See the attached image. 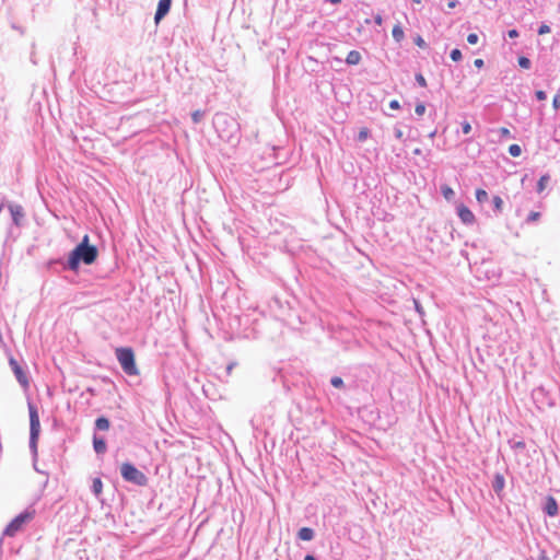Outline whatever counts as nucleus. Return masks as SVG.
Wrapping results in <instances>:
<instances>
[{"label": "nucleus", "mask_w": 560, "mask_h": 560, "mask_svg": "<svg viewBox=\"0 0 560 560\" xmlns=\"http://www.w3.org/2000/svg\"><path fill=\"white\" fill-rule=\"evenodd\" d=\"M97 255L96 246L90 244L89 235H84L82 241L69 253L67 260L62 258L51 259L48 265L50 268L59 265L63 270L77 271L80 264L92 265Z\"/></svg>", "instance_id": "f257e3e1"}, {"label": "nucleus", "mask_w": 560, "mask_h": 560, "mask_svg": "<svg viewBox=\"0 0 560 560\" xmlns=\"http://www.w3.org/2000/svg\"><path fill=\"white\" fill-rule=\"evenodd\" d=\"M116 359L119 362L122 371L129 376L139 374L136 364L135 352L130 347H120L115 350Z\"/></svg>", "instance_id": "f03ea898"}, {"label": "nucleus", "mask_w": 560, "mask_h": 560, "mask_svg": "<svg viewBox=\"0 0 560 560\" xmlns=\"http://www.w3.org/2000/svg\"><path fill=\"white\" fill-rule=\"evenodd\" d=\"M40 432V422L37 409L30 405V451L34 459L37 457V443Z\"/></svg>", "instance_id": "7ed1b4c3"}, {"label": "nucleus", "mask_w": 560, "mask_h": 560, "mask_svg": "<svg viewBox=\"0 0 560 560\" xmlns=\"http://www.w3.org/2000/svg\"><path fill=\"white\" fill-rule=\"evenodd\" d=\"M214 126L222 139L231 141L235 131L238 130V124L228 115H215Z\"/></svg>", "instance_id": "20e7f679"}, {"label": "nucleus", "mask_w": 560, "mask_h": 560, "mask_svg": "<svg viewBox=\"0 0 560 560\" xmlns=\"http://www.w3.org/2000/svg\"><path fill=\"white\" fill-rule=\"evenodd\" d=\"M120 475L127 482L136 486H147L148 477L131 463H124L120 466Z\"/></svg>", "instance_id": "39448f33"}, {"label": "nucleus", "mask_w": 560, "mask_h": 560, "mask_svg": "<svg viewBox=\"0 0 560 560\" xmlns=\"http://www.w3.org/2000/svg\"><path fill=\"white\" fill-rule=\"evenodd\" d=\"M33 513L28 511H24L16 515L4 528L3 535L13 537L15 534L21 530L22 526L32 520Z\"/></svg>", "instance_id": "423d86ee"}, {"label": "nucleus", "mask_w": 560, "mask_h": 560, "mask_svg": "<svg viewBox=\"0 0 560 560\" xmlns=\"http://www.w3.org/2000/svg\"><path fill=\"white\" fill-rule=\"evenodd\" d=\"M9 364L19 384L24 388L28 387L30 380L26 371L18 363V361L13 357L9 358Z\"/></svg>", "instance_id": "0eeeda50"}, {"label": "nucleus", "mask_w": 560, "mask_h": 560, "mask_svg": "<svg viewBox=\"0 0 560 560\" xmlns=\"http://www.w3.org/2000/svg\"><path fill=\"white\" fill-rule=\"evenodd\" d=\"M8 209L12 218V223L18 228L22 226V221L25 217L24 208L18 203H9Z\"/></svg>", "instance_id": "6e6552de"}, {"label": "nucleus", "mask_w": 560, "mask_h": 560, "mask_svg": "<svg viewBox=\"0 0 560 560\" xmlns=\"http://www.w3.org/2000/svg\"><path fill=\"white\" fill-rule=\"evenodd\" d=\"M172 5V0H160L158 3V8L154 14V21L158 24L161 20H163L170 12Z\"/></svg>", "instance_id": "1a4fd4ad"}, {"label": "nucleus", "mask_w": 560, "mask_h": 560, "mask_svg": "<svg viewBox=\"0 0 560 560\" xmlns=\"http://www.w3.org/2000/svg\"><path fill=\"white\" fill-rule=\"evenodd\" d=\"M542 511L546 515L550 517H555L559 513L558 502L552 495H548L545 499V503L542 505Z\"/></svg>", "instance_id": "9d476101"}, {"label": "nucleus", "mask_w": 560, "mask_h": 560, "mask_svg": "<svg viewBox=\"0 0 560 560\" xmlns=\"http://www.w3.org/2000/svg\"><path fill=\"white\" fill-rule=\"evenodd\" d=\"M456 210H457V215L459 217V219L462 220L463 223L472 224L475 222L474 213L465 205H463V203L458 205Z\"/></svg>", "instance_id": "9b49d317"}, {"label": "nucleus", "mask_w": 560, "mask_h": 560, "mask_svg": "<svg viewBox=\"0 0 560 560\" xmlns=\"http://www.w3.org/2000/svg\"><path fill=\"white\" fill-rule=\"evenodd\" d=\"M93 448L97 455L105 454L107 451V445L104 436L94 433L93 435Z\"/></svg>", "instance_id": "f8f14e48"}, {"label": "nucleus", "mask_w": 560, "mask_h": 560, "mask_svg": "<svg viewBox=\"0 0 560 560\" xmlns=\"http://www.w3.org/2000/svg\"><path fill=\"white\" fill-rule=\"evenodd\" d=\"M505 487V478L502 474L497 472L494 475V478L492 480V489L493 491L500 497L501 492L503 491Z\"/></svg>", "instance_id": "ddd939ff"}, {"label": "nucleus", "mask_w": 560, "mask_h": 560, "mask_svg": "<svg viewBox=\"0 0 560 560\" xmlns=\"http://www.w3.org/2000/svg\"><path fill=\"white\" fill-rule=\"evenodd\" d=\"M314 536H315V532L311 527H302L298 532L299 539L304 540V541L312 540L314 538Z\"/></svg>", "instance_id": "4468645a"}, {"label": "nucleus", "mask_w": 560, "mask_h": 560, "mask_svg": "<svg viewBox=\"0 0 560 560\" xmlns=\"http://www.w3.org/2000/svg\"><path fill=\"white\" fill-rule=\"evenodd\" d=\"M109 427H110V422L104 416L96 418V420L94 422V430L95 431H106V430L109 429Z\"/></svg>", "instance_id": "2eb2a0df"}, {"label": "nucleus", "mask_w": 560, "mask_h": 560, "mask_svg": "<svg viewBox=\"0 0 560 560\" xmlns=\"http://www.w3.org/2000/svg\"><path fill=\"white\" fill-rule=\"evenodd\" d=\"M361 54L358 50H350L347 55L346 62L349 66H355L361 61Z\"/></svg>", "instance_id": "dca6fc26"}, {"label": "nucleus", "mask_w": 560, "mask_h": 560, "mask_svg": "<svg viewBox=\"0 0 560 560\" xmlns=\"http://www.w3.org/2000/svg\"><path fill=\"white\" fill-rule=\"evenodd\" d=\"M392 35H393V38L395 39L396 43H401L402 42V39L405 38V33H404V30L400 26V24H396L393 27Z\"/></svg>", "instance_id": "f3484780"}, {"label": "nucleus", "mask_w": 560, "mask_h": 560, "mask_svg": "<svg viewBox=\"0 0 560 560\" xmlns=\"http://www.w3.org/2000/svg\"><path fill=\"white\" fill-rule=\"evenodd\" d=\"M549 182H550V175L549 174L541 175L540 178L537 182L536 191L538 194H541L545 190V188H546V186L548 185Z\"/></svg>", "instance_id": "a211bd4d"}, {"label": "nucleus", "mask_w": 560, "mask_h": 560, "mask_svg": "<svg viewBox=\"0 0 560 560\" xmlns=\"http://www.w3.org/2000/svg\"><path fill=\"white\" fill-rule=\"evenodd\" d=\"M476 199H477L478 203H480L481 206L491 201L489 194L485 189H481V188H478L476 190Z\"/></svg>", "instance_id": "6ab92c4d"}, {"label": "nucleus", "mask_w": 560, "mask_h": 560, "mask_svg": "<svg viewBox=\"0 0 560 560\" xmlns=\"http://www.w3.org/2000/svg\"><path fill=\"white\" fill-rule=\"evenodd\" d=\"M91 491L93 492V494L95 497H100L102 491H103V482L100 478H94L93 479V482H92V486H91Z\"/></svg>", "instance_id": "aec40b11"}, {"label": "nucleus", "mask_w": 560, "mask_h": 560, "mask_svg": "<svg viewBox=\"0 0 560 560\" xmlns=\"http://www.w3.org/2000/svg\"><path fill=\"white\" fill-rule=\"evenodd\" d=\"M492 208L495 213L502 212L503 200L500 196H493L491 199Z\"/></svg>", "instance_id": "412c9836"}, {"label": "nucleus", "mask_w": 560, "mask_h": 560, "mask_svg": "<svg viewBox=\"0 0 560 560\" xmlns=\"http://www.w3.org/2000/svg\"><path fill=\"white\" fill-rule=\"evenodd\" d=\"M441 192L443 197L448 201L452 200L455 196V191L453 190V188L447 185L441 186Z\"/></svg>", "instance_id": "4be33fe9"}, {"label": "nucleus", "mask_w": 560, "mask_h": 560, "mask_svg": "<svg viewBox=\"0 0 560 560\" xmlns=\"http://www.w3.org/2000/svg\"><path fill=\"white\" fill-rule=\"evenodd\" d=\"M509 445L511 446L512 450H520V451H523L526 447V444L523 440L511 439V440H509Z\"/></svg>", "instance_id": "5701e85b"}, {"label": "nucleus", "mask_w": 560, "mask_h": 560, "mask_svg": "<svg viewBox=\"0 0 560 560\" xmlns=\"http://www.w3.org/2000/svg\"><path fill=\"white\" fill-rule=\"evenodd\" d=\"M517 63L518 66L522 68V69H530L532 67V61L529 58L525 57V56H520L517 58Z\"/></svg>", "instance_id": "b1692460"}, {"label": "nucleus", "mask_w": 560, "mask_h": 560, "mask_svg": "<svg viewBox=\"0 0 560 560\" xmlns=\"http://www.w3.org/2000/svg\"><path fill=\"white\" fill-rule=\"evenodd\" d=\"M330 384L335 387V388H339V389H342L345 388V382L341 377L339 376H332L330 378Z\"/></svg>", "instance_id": "393cba45"}, {"label": "nucleus", "mask_w": 560, "mask_h": 560, "mask_svg": "<svg viewBox=\"0 0 560 560\" xmlns=\"http://www.w3.org/2000/svg\"><path fill=\"white\" fill-rule=\"evenodd\" d=\"M509 153L513 158H517V156H520L522 154V148L518 144H511L509 147Z\"/></svg>", "instance_id": "a878e982"}, {"label": "nucleus", "mask_w": 560, "mask_h": 560, "mask_svg": "<svg viewBox=\"0 0 560 560\" xmlns=\"http://www.w3.org/2000/svg\"><path fill=\"white\" fill-rule=\"evenodd\" d=\"M540 215H541L540 212L530 211L529 214L526 218V223L530 224V223H534V222L538 221Z\"/></svg>", "instance_id": "bb28decb"}, {"label": "nucleus", "mask_w": 560, "mask_h": 560, "mask_svg": "<svg viewBox=\"0 0 560 560\" xmlns=\"http://www.w3.org/2000/svg\"><path fill=\"white\" fill-rule=\"evenodd\" d=\"M450 57L453 61L457 62L459 60H462L463 58V55H462V51L458 49V48H454L451 54H450Z\"/></svg>", "instance_id": "cd10ccee"}, {"label": "nucleus", "mask_w": 560, "mask_h": 560, "mask_svg": "<svg viewBox=\"0 0 560 560\" xmlns=\"http://www.w3.org/2000/svg\"><path fill=\"white\" fill-rule=\"evenodd\" d=\"M205 115V112L202 110H195L192 114H191V119L195 124H198L201 121L202 117Z\"/></svg>", "instance_id": "c85d7f7f"}, {"label": "nucleus", "mask_w": 560, "mask_h": 560, "mask_svg": "<svg viewBox=\"0 0 560 560\" xmlns=\"http://www.w3.org/2000/svg\"><path fill=\"white\" fill-rule=\"evenodd\" d=\"M413 43L420 47V48H427L428 47V44L425 43V40L422 38V36L420 35H417L415 38H413Z\"/></svg>", "instance_id": "c756f323"}, {"label": "nucleus", "mask_w": 560, "mask_h": 560, "mask_svg": "<svg viewBox=\"0 0 560 560\" xmlns=\"http://www.w3.org/2000/svg\"><path fill=\"white\" fill-rule=\"evenodd\" d=\"M498 133L501 139L512 138L511 131L505 127L499 128Z\"/></svg>", "instance_id": "7c9ffc66"}, {"label": "nucleus", "mask_w": 560, "mask_h": 560, "mask_svg": "<svg viewBox=\"0 0 560 560\" xmlns=\"http://www.w3.org/2000/svg\"><path fill=\"white\" fill-rule=\"evenodd\" d=\"M369 135H370L369 129L363 128L360 130L357 139H358V141L363 142L368 139Z\"/></svg>", "instance_id": "2f4dec72"}, {"label": "nucleus", "mask_w": 560, "mask_h": 560, "mask_svg": "<svg viewBox=\"0 0 560 560\" xmlns=\"http://www.w3.org/2000/svg\"><path fill=\"white\" fill-rule=\"evenodd\" d=\"M415 79H416V82H417L421 88H427V80H425V78L422 75V73H416Z\"/></svg>", "instance_id": "473e14b6"}, {"label": "nucleus", "mask_w": 560, "mask_h": 560, "mask_svg": "<svg viewBox=\"0 0 560 560\" xmlns=\"http://www.w3.org/2000/svg\"><path fill=\"white\" fill-rule=\"evenodd\" d=\"M550 31H551L550 26H549L548 24H546V23H542V24L538 27L537 33H538L539 35H545V34L550 33Z\"/></svg>", "instance_id": "72a5a7b5"}, {"label": "nucleus", "mask_w": 560, "mask_h": 560, "mask_svg": "<svg viewBox=\"0 0 560 560\" xmlns=\"http://www.w3.org/2000/svg\"><path fill=\"white\" fill-rule=\"evenodd\" d=\"M415 113L418 116H422L425 113V105H424V103H422V102L418 103L416 105V107H415Z\"/></svg>", "instance_id": "f704fd0d"}, {"label": "nucleus", "mask_w": 560, "mask_h": 560, "mask_svg": "<svg viewBox=\"0 0 560 560\" xmlns=\"http://www.w3.org/2000/svg\"><path fill=\"white\" fill-rule=\"evenodd\" d=\"M462 131L465 135H468L471 131V125L469 121L464 120L460 122Z\"/></svg>", "instance_id": "c9c22d12"}, {"label": "nucleus", "mask_w": 560, "mask_h": 560, "mask_svg": "<svg viewBox=\"0 0 560 560\" xmlns=\"http://www.w3.org/2000/svg\"><path fill=\"white\" fill-rule=\"evenodd\" d=\"M478 40H479L478 34H476V33L468 34V36H467L468 44L476 45L478 43Z\"/></svg>", "instance_id": "e433bc0d"}, {"label": "nucleus", "mask_w": 560, "mask_h": 560, "mask_svg": "<svg viewBox=\"0 0 560 560\" xmlns=\"http://www.w3.org/2000/svg\"><path fill=\"white\" fill-rule=\"evenodd\" d=\"M552 107L555 110L560 109V91H558V93L553 96Z\"/></svg>", "instance_id": "4c0bfd02"}, {"label": "nucleus", "mask_w": 560, "mask_h": 560, "mask_svg": "<svg viewBox=\"0 0 560 560\" xmlns=\"http://www.w3.org/2000/svg\"><path fill=\"white\" fill-rule=\"evenodd\" d=\"M535 96L538 101H545L547 98V94L542 90H538L535 92Z\"/></svg>", "instance_id": "58836bf2"}, {"label": "nucleus", "mask_w": 560, "mask_h": 560, "mask_svg": "<svg viewBox=\"0 0 560 560\" xmlns=\"http://www.w3.org/2000/svg\"><path fill=\"white\" fill-rule=\"evenodd\" d=\"M518 35H520V34H518V31H517V30H515V28H512V30H509V31H508V36H509L510 38H516V37H518Z\"/></svg>", "instance_id": "ea45409f"}, {"label": "nucleus", "mask_w": 560, "mask_h": 560, "mask_svg": "<svg viewBox=\"0 0 560 560\" xmlns=\"http://www.w3.org/2000/svg\"><path fill=\"white\" fill-rule=\"evenodd\" d=\"M389 108L392 109H399L400 108V104L397 100H392L389 102Z\"/></svg>", "instance_id": "a19ab883"}, {"label": "nucleus", "mask_w": 560, "mask_h": 560, "mask_svg": "<svg viewBox=\"0 0 560 560\" xmlns=\"http://www.w3.org/2000/svg\"><path fill=\"white\" fill-rule=\"evenodd\" d=\"M474 65H475L476 68L480 69V68H482L485 66V61L482 59H476L474 61Z\"/></svg>", "instance_id": "79ce46f5"}, {"label": "nucleus", "mask_w": 560, "mask_h": 560, "mask_svg": "<svg viewBox=\"0 0 560 560\" xmlns=\"http://www.w3.org/2000/svg\"><path fill=\"white\" fill-rule=\"evenodd\" d=\"M374 22H375V24H377V25H382V23H383V18H382V15H380V14L374 15Z\"/></svg>", "instance_id": "37998d69"}, {"label": "nucleus", "mask_w": 560, "mask_h": 560, "mask_svg": "<svg viewBox=\"0 0 560 560\" xmlns=\"http://www.w3.org/2000/svg\"><path fill=\"white\" fill-rule=\"evenodd\" d=\"M456 4H457V1L456 0H452V1L448 2L447 7L450 9H454L456 7Z\"/></svg>", "instance_id": "c03bdc74"}, {"label": "nucleus", "mask_w": 560, "mask_h": 560, "mask_svg": "<svg viewBox=\"0 0 560 560\" xmlns=\"http://www.w3.org/2000/svg\"><path fill=\"white\" fill-rule=\"evenodd\" d=\"M395 136L396 138L400 139L402 137V131L400 129H396Z\"/></svg>", "instance_id": "a18cd8bd"}, {"label": "nucleus", "mask_w": 560, "mask_h": 560, "mask_svg": "<svg viewBox=\"0 0 560 560\" xmlns=\"http://www.w3.org/2000/svg\"><path fill=\"white\" fill-rule=\"evenodd\" d=\"M304 560H316V558L313 555H306Z\"/></svg>", "instance_id": "49530a36"}, {"label": "nucleus", "mask_w": 560, "mask_h": 560, "mask_svg": "<svg viewBox=\"0 0 560 560\" xmlns=\"http://www.w3.org/2000/svg\"><path fill=\"white\" fill-rule=\"evenodd\" d=\"M326 2H329V3H332V4H338L341 2V0H325Z\"/></svg>", "instance_id": "de8ad7c7"}, {"label": "nucleus", "mask_w": 560, "mask_h": 560, "mask_svg": "<svg viewBox=\"0 0 560 560\" xmlns=\"http://www.w3.org/2000/svg\"><path fill=\"white\" fill-rule=\"evenodd\" d=\"M436 129H434L432 132L429 133V138L433 139L436 136Z\"/></svg>", "instance_id": "09e8293b"}, {"label": "nucleus", "mask_w": 560, "mask_h": 560, "mask_svg": "<svg viewBox=\"0 0 560 560\" xmlns=\"http://www.w3.org/2000/svg\"><path fill=\"white\" fill-rule=\"evenodd\" d=\"M416 310H417L419 313H421V306H420V304H419L418 302H416Z\"/></svg>", "instance_id": "8fccbe9b"}, {"label": "nucleus", "mask_w": 560, "mask_h": 560, "mask_svg": "<svg viewBox=\"0 0 560 560\" xmlns=\"http://www.w3.org/2000/svg\"><path fill=\"white\" fill-rule=\"evenodd\" d=\"M472 141V139H466L465 142L466 143H470Z\"/></svg>", "instance_id": "3c124183"}, {"label": "nucleus", "mask_w": 560, "mask_h": 560, "mask_svg": "<svg viewBox=\"0 0 560 560\" xmlns=\"http://www.w3.org/2000/svg\"><path fill=\"white\" fill-rule=\"evenodd\" d=\"M415 153H416V154H419V153H420V150H419V149H416V150H415Z\"/></svg>", "instance_id": "603ef678"}]
</instances>
